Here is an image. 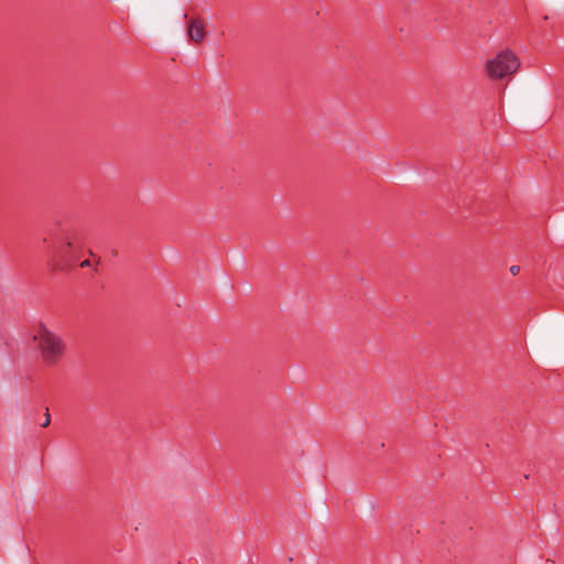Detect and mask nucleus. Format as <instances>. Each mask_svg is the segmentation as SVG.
I'll use <instances>...</instances> for the list:
<instances>
[{"label":"nucleus","mask_w":564,"mask_h":564,"mask_svg":"<svg viewBox=\"0 0 564 564\" xmlns=\"http://www.w3.org/2000/svg\"><path fill=\"white\" fill-rule=\"evenodd\" d=\"M44 243L48 256L63 267H70L76 262L78 241L72 227L61 224L54 226L44 237Z\"/></svg>","instance_id":"nucleus-1"},{"label":"nucleus","mask_w":564,"mask_h":564,"mask_svg":"<svg viewBox=\"0 0 564 564\" xmlns=\"http://www.w3.org/2000/svg\"><path fill=\"white\" fill-rule=\"evenodd\" d=\"M42 361L47 366L58 364L66 352L64 339L45 325H40L33 336Z\"/></svg>","instance_id":"nucleus-2"},{"label":"nucleus","mask_w":564,"mask_h":564,"mask_svg":"<svg viewBox=\"0 0 564 564\" xmlns=\"http://www.w3.org/2000/svg\"><path fill=\"white\" fill-rule=\"evenodd\" d=\"M519 66V58L511 51L506 50L487 62L486 70L491 79H501L514 74Z\"/></svg>","instance_id":"nucleus-3"},{"label":"nucleus","mask_w":564,"mask_h":564,"mask_svg":"<svg viewBox=\"0 0 564 564\" xmlns=\"http://www.w3.org/2000/svg\"><path fill=\"white\" fill-rule=\"evenodd\" d=\"M188 39L195 43H200L206 37L205 24L199 19H193L187 23Z\"/></svg>","instance_id":"nucleus-4"},{"label":"nucleus","mask_w":564,"mask_h":564,"mask_svg":"<svg viewBox=\"0 0 564 564\" xmlns=\"http://www.w3.org/2000/svg\"><path fill=\"white\" fill-rule=\"evenodd\" d=\"M82 268L91 267V261L89 259H86L79 263Z\"/></svg>","instance_id":"nucleus-5"},{"label":"nucleus","mask_w":564,"mask_h":564,"mask_svg":"<svg viewBox=\"0 0 564 564\" xmlns=\"http://www.w3.org/2000/svg\"><path fill=\"white\" fill-rule=\"evenodd\" d=\"M510 272L513 274V275H517L519 272H520V267L519 265H512L510 268Z\"/></svg>","instance_id":"nucleus-6"},{"label":"nucleus","mask_w":564,"mask_h":564,"mask_svg":"<svg viewBox=\"0 0 564 564\" xmlns=\"http://www.w3.org/2000/svg\"><path fill=\"white\" fill-rule=\"evenodd\" d=\"M50 424V415H46V419L44 420L43 426H47Z\"/></svg>","instance_id":"nucleus-7"}]
</instances>
